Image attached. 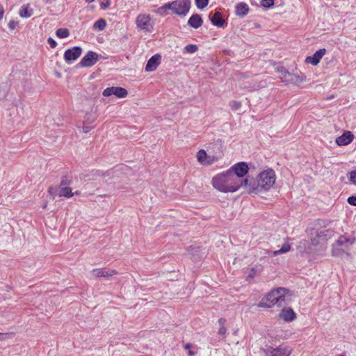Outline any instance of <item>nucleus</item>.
<instances>
[{
	"label": "nucleus",
	"instance_id": "nucleus-2",
	"mask_svg": "<svg viewBox=\"0 0 356 356\" xmlns=\"http://www.w3.org/2000/svg\"><path fill=\"white\" fill-rule=\"evenodd\" d=\"M275 174L273 170H267L259 174L257 179L248 176L247 189L249 193H259L268 191L275 182Z\"/></svg>",
	"mask_w": 356,
	"mask_h": 356
},
{
	"label": "nucleus",
	"instance_id": "nucleus-33",
	"mask_svg": "<svg viewBox=\"0 0 356 356\" xmlns=\"http://www.w3.org/2000/svg\"><path fill=\"white\" fill-rule=\"evenodd\" d=\"M273 5H274L273 0H261V6L264 8H270V7H272Z\"/></svg>",
	"mask_w": 356,
	"mask_h": 356
},
{
	"label": "nucleus",
	"instance_id": "nucleus-5",
	"mask_svg": "<svg viewBox=\"0 0 356 356\" xmlns=\"http://www.w3.org/2000/svg\"><path fill=\"white\" fill-rule=\"evenodd\" d=\"M249 170L248 164L245 162H239L234 165L228 170L238 181H243L241 178L246 175Z\"/></svg>",
	"mask_w": 356,
	"mask_h": 356
},
{
	"label": "nucleus",
	"instance_id": "nucleus-12",
	"mask_svg": "<svg viewBox=\"0 0 356 356\" xmlns=\"http://www.w3.org/2000/svg\"><path fill=\"white\" fill-rule=\"evenodd\" d=\"M354 139V135L349 131H345L341 136L336 138V143L339 146L347 145Z\"/></svg>",
	"mask_w": 356,
	"mask_h": 356
},
{
	"label": "nucleus",
	"instance_id": "nucleus-10",
	"mask_svg": "<svg viewBox=\"0 0 356 356\" xmlns=\"http://www.w3.org/2000/svg\"><path fill=\"white\" fill-rule=\"evenodd\" d=\"M127 90L122 87H110L103 91V95L105 97L114 95L119 98H124L127 97Z\"/></svg>",
	"mask_w": 356,
	"mask_h": 356
},
{
	"label": "nucleus",
	"instance_id": "nucleus-38",
	"mask_svg": "<svg viewBox=\"0 0 356 356\" xmlns=\"http://www.w3.org/2000/svg\"><path fill=\"white\" fill-rule=\"evenodd\" d=\"M17 25L18 22L13 20L10 21L8 23V27L11 30L15 29Z\"/></svg>",
	"mask_w": 356,
	"mask_h": 356
},
{
	"label": "nucleus",
	"instance_id": "nucleus-37",
	"mask_svg": "<svg viewBox=\"0 0 356 356\" xmlns=\"http://www.w3.org/2000/svg\"><path fill=\"white\" fill-rule=\"evenodd\" d=\"M47 42L51 48H55L57 46L56 42L52 38H49Z\"/></svg>",
	"mask_w": 356,
	"mask_h": 356
},
{
	"label": "nucleus",
	"instance_id": "nucleus-26",
	"mask_svg": "<svg viewBox=\"0 0 356 356\" xmlns=\"http://www.w3.org/2000/svg\"><path fill=\"white\" fill-rule=\"evenodd\" d=\"M290 249L291 245L289 243H285L284 244L282 245V248L280 250L273 252V255L276 256L277 254L286 253L289 252Z\"/></svg>",
	"mask_w": 356,
	"mask_h": 356
},
{
	"label": "nucleus",
	"instance_id": "nucleus-18",
	"mask_svg": "<svg viewBox=\"0 0 356 356\" xmlns=\"http://www.w3.org/2000/svg\"><path fill=\"white\" fill-rule=\"evenodd\" d=\"M236 15L241 17H245L249 12V7L247 3L240 2L236 6Z\"/></svg>",
	"mask_w": 356,
	"mask_h": 356
},
{
	"label": "nucleus",
	"instance_id": "nucleus-29",
	"mask_svg": "<svg viewBox=\"0 0 356 356\" xmlns=\"http://www.w3.org/2000/svg\"><path fill=\"white\" fill-rule=\"evenodd\" d=\"M198 49L196 44H188L184 47V51L188 54H194Z\"/></svg>",
	"mask_w": 356,
	"mask_h": 356
},
{
	"label": "nucleus",
	"instance_id": "nucleus-8",
	"mask_svg": "<svg viewBox=\"0 0 356 356\" xmlns=\"http://www.w3.org/2000/svg\"><path fill=\"white\" fill-rule=\"evenodd\" d=\"M81 52L82 49L80 47L68 49L65 51L64 59L67 64H71L81 55Z\"/></svg>",
	"mask_w": 356,
	"mask_h": 356
},
{
	"label": "nucleus",
	"instance_id": "nucleus-15",
	"mask_svg": "<svg viewBox=\"0 0 356 356\" xmlns=\"http://www.w3.org/2000/svg\"><path fill=\"white\" fill-rule=\"evenodd\" d=\"M203 24L201 16L198 14H193L188 20V24L193 29L200 28Z\"/></svg>",
	"mask_w": 356,
	"mask_h": 356
},
{
	"label": "nucleus",
	"instance_id": "nucleus-44",
	"mask_svg": "<svg viewBox=\"0 0 356 356\" xmlns=\"http://www.w3.org/2000/svg\"><path fill=\"white\" fill-rule=\"evenodd\" d=\"M188 354L189 356H195V353L193 350H188Z\"/></svg>",
	"mask_w": 356,
	"mask_h": 356
},
{
	"label": "nucleus",
	"instance_id": "nucleus-36",
	"mask_svg": "<svg viewBox=\"0 0 356 356\" xmlns=\"http://www.w3.org/2000/svg\"><path fill=\"white\" fill-rule=\"evenodd\" d=\"M348 204L350 205L356 206V196H350L347 200Z\"/></svg>",
	"mask_w": 356,
	"mask_h": 356
},
{
	"label": "nucleus",
	"instance_id": "nucleus-20",
	"mask_svg": "<svg viewBox=\"0 0 356 356\" xmlns=\"http://www.w3.org/2000/svg\"><path fill=\"white\" fill-rule=\"evenodd\" d=\"M197 161L204 165H210L211 164V161H207V152L204 149H200L197 154Z\"/></svg>",
	"mask_w": 356,
	"mask_h": 356
},
{
	"label": "nucleus",
	"instance_id": "nucleus-13",
	"mask_svg": "<svg viewBox=\"0 0 356 356\" xmlns=\"http://www.w3.org/2000/svg\"><path fill=\"white\" fill-rule=\"evenodd\" d=\"M326 50L325 49H320L316 51L312 56H307L306 58L305 62L312 65H316L322 58V57L325 54Z\"/></svg>",
	"mask_w": 356,
	"mask_h": 356
},
{
	"label": "nucleus",
	"instance_id": "nucleus-41",
	"mask_svg": "<svg viewBox=\"0 0 356 356\" xmlns=\"http://www.w3.org/2000/svg\"><path fill=\"white\" fill-rule=\"evenodd\" d=\"M4 10L3 8L0 5V19H1L3 17Z\"/></svg>",
	"mask_w": 356,
	"mask_h": 356
},
{
	"label": "nucleus",
	"instance_id": "nucleus-9",
	"mask_svg": "<svg viewBox=\"0 0 356 356\" xmlns=\"http://www.w3.org/2000/svg\"><path fill=\"white\" fill-rule=\"evenodd\" d=\"M98 59L99 55L96 52L90 51L82 58L79 65L85 67H91L98 61Z\"/></svg>",
	"mask_w": 356,
	"mask_h": 356
},
{
	"label": "nucleus",
	"instance_id": "nucleus-23",
	"mask_svg": "<svg viewBox=\"0 0 356 356\" xmlns=\"http://www.w3.org/2000/svg\"><path fill=\"white\" fill-rule=\"evenodd\" d=\"M354 243V241L353 240H351L350 238H348L343 236H341L338 240L337 241V244L339 245V246H346V248H347L348 247L346 246L347 244H350L352 245L353 243Z\"/></svg>",
	"mask_w": 356,
	"mask_h": 356
},
{
	"label": "nucleus",
	"instance_id": "nucleus-11",
	"mask_svg": "<svg viewBox=\"0 0 356 356\" xmlns=\"http://www.w3.org/2000/svg\"><path fill=\"white\" fill-rule=\"evenodd\" d=\"M118 273L115 270H108L106 268H95L92 270V275L95 277H109Z\"/></svg>",
	"mask_w": 356,
	"mask_h": 356
},
{
	"label": "nucleus",
	"instance_id": "nucleus-39",
	"mask_svg": "<svg viewBox=\"0 0 356 356\" xmlns=\"http://www.w3.org/2000/svg\"><path fill=\"white\" fill-rule=\"evenodd\" d=\"M226 331H227L226 327L224 325H222L220 327V328L218 330V334L220 335H225L226 333Z\"/></svg>",
	"mask_w": 356,
	"mask_h": 356
},
{
	"label": "nucleus",
	"instance_id": "nucleus-17",
	"mask_svg": "<svg viewBox=\"0 0 356 356\" xmlns=\"http://www.w3.org/2000/svg\"><path fill=\"white\" fill-rule=\"evenodd\" d=\"M280 317L286 321H291L295 319L296 314L291 308H284L280 314Z\"/></svg>",
	"mask_w": 356,
	"mask_h": 356
},
{
	"label": "nucleus",
	"instance_id": "nucleus-24",
	"mask_svg": "<svg viewBox=\"0 0 356 356\" xmlns=\"http://www.w3.org/2000/svg\"><path fill=\"white\" fill-rule=\"evenodd\" d=\"M56 35L59 38H65L70 35V31L67 29L60 28V29H57V31L56 32Z\"/></svg>",
	"mask_w": 356,
	"mask_h": 356
},
{
	"label": "nucleus",
	"instance_id": "nucleus-19",
	"mask_svg": "<svg viewBox=\"0 0 356 356\" xmlns=\"http://www.w3.org/2000/svg\"><path fill=\"white\" fill-rule=\"evenodd\" d=\"M211 23L218 26L222 27L225 24V21L222 17V14L220 12H216L211 17H210Z\"/></svg>",
	"mask_w": 356,
	"mask_h": 356
},
{
	"label": "nucleus",
	"instance_id": "nucleus-4",
	"mask_svg": "<svg viewBox=\"0 0 356 356\" xmlns=\"http://www.w3.org/2000/svg\"><path fill=\"white\" fill-rule=\"evenodd\" d=\"M170 5L168 6L171 8L173 14L179 16H186L189 12L191 2L190 0H175L170 2Z\"/></svg>",
	"mask_w": 356,
	"mask_h": 356
},
{
	"label": "nucleus",
	"instance_id": "nucleus-16",
	"mask_svg": "<svg viewBox=\"0 0 356 356\" xmlns=\"http://www.w3.org/2000/svg\"><path fill=\"white\" fill-rule=\"evenodd\" d=\"M288 76V79H285L286 83H291L293 84H300L305 80V76L303 75H298L296 74L286 73L285 75Z\"/></svg>",
	"mask_w": 356,
	"mask_h": 356
},
{
	"label": "nucleus",
	"instance_id": "nucleus-30",
	"mask_svg": "<svg viewBox=\"0 0 356 356\" xmlns=\"http://www.w3.org/2000/svg\"><path fill=\"white\" fill-rule=\"evenodd\" d=\"M196 6L199 9H203L207 6L209 0H195Z\"/></svg>",
	"mask_w": 356,
	"mask_h": 356
},
{
	"label": "nucleus",
	"instance_id": "nucleus-25",
	"mask_svg": "<svg viewBox=\"0 0 356 356\" xmlns=\"http://www.w3.org/2000/svg\"><path fill=\"white\" fill-rule=\"evenodd\" d=\"M276 71L278 73H280V78L282 79V81L283 82H285V79H289L288 76H286V74L285 75V72L286 73H289V72L284 67H281V66L277 67H276Z\"/></svg>",
	"mask_w": 356,
	"mask_h": 356
},
{
	"label": "nucleus",
	"instance_id": "nucleus-34",
	"mask_svg": "<svg viewBox=\"0 0 356 356\" xmlns=\"http://www.w3.org/2000/svg\"><path fill=\"white\" fill-rule=\"evenodd\" d=\"M349 180L353 184L356 185V170L349 172Z\"/></svg>",
	"mask_w": 356,
	"mask_h": 356
},
{
	"label": "nucleus",
	"instance_id": "nucleus-40",
	"mask_svg": "<svg viewBox=\"0 0 356 356\" xmlns=\"http://www.w3.org/2000/svg\"><path fill=\"white\" fill-rule=\"evenodd\" d=\"M93 127H90L89 125H87V124H84L83 127V131L84 133H88L89 132Z\"/></svg>",
	"mask_w": 356,
	"mask_h": 356
},
{
	"label": "nucleus",
	"instance_id": "nucleus-43",
	"mask_svg": "<svg viewBox=\"0 0 356 356\" xmlns=\"http://www.w3.org/2000/svg\"><path fill=\"white\" fill-rule=\"evenodd\" d=\"M218 323L220 326L224 325V323H225V319L221 318L218 320Z\"/></svg>",
	"mask_w": 356,
	"mask_h": 356
},
{
	"label": "nucleus",
	"instance_id": "nucleus-45",
	"mask_svg": "<svg viewBox=\"0 0 356 356\" xmlns=\"http://www.w3.org/2000/svg\"><path fill=\"white\" fill-rule=\"evenodd\" d=\"M53 190H54V188L53 187H50L49 189V192L50 193H53Z\"/></svg>",
	"mask_w": 356,
	"mask_h": 356
},
{
	"label": "nucleus",
	"instance_id": "nucleus-35",
	"mask_svg": "<svg viewBox=\"0 0 356 356\" xmlns=\"http://www.w3.org/2000/svg\"><path fill=\"white\" fill-rule=\"evenodd\" d=\"M111 3L109 0H105L104 1H102L100 3V7L103 10H106L110 6Z\"/></svg>",
	"mask_w": 356,
	"mask_h": 356
},
{
	"label": "nucleus",
	"instance_id": "nucleus-46",
	"mask_svg": "<svg viewBox=\"0 0 356 356\" xmlns=\"http://www.w3.org/2000/svg\"><path fill=\"white\" fill-rule=\"evenodd\" d=\"M86 2L87 3H92V1H94L95 0H85Z\"/></svg>",
	"mask_w": 356,
	"mask_h": 356
},
{
	"label": "nucleus",
	"instance_id": "nucleus-32",
	"mask_svg": "<svg viewBox=\"0 0 356 356\" xmlns=\"http://www.w3.org/2000/svg\"><path fill=\"white\" fill-rule=\"evenodd\" d=\"M232 111H237L241 107V103L238 101H231L229 104Z\"/></svg>",
	"mask_w": 356,
	"mask_h": 356
},
{
	"label": "nucleus",
	"instance_id": "nucleus-31",
	"mask_svg": "<svg viewBox=\"0 0 356 356\" xmlns=\"http://www.w3.org/2000/svg\"><path fill=\"white\" fill-rule=\"evenodd\" d=\"M72 182V178L67 176L63 177L60 181V187L67 186Z\"/></svg>",
	"mask_w": 356,
	"mask_h": 356
},
{
	"label": "nucleus",
	"instance_id": "nucleus-21",
	"mask_svg": "<svg viewBox=\"0 0 356 356\" xmlns=\"http://www.w3.org/2000/svg\"><path fill=\"white\" fill-rule=\"evenodd\" d=\"M74 193L72 192V188L68 186H62L58 190V195L60 197L63 196L65 197H72Z\"/></svg>",
	"mask_w": 356,
	"mask_h": 356
},
{
	"label": "nucleus",
	"instance_id": "nucleus-22",
	"mask_svg": "<svg viewBox=\"0 0 356 356\" xmlns=\"http://www.w3.org/2000/svg\"><path fill=\"white\" fill-rule=\"evenodd\" d=\"M19 16L22 17H30L33 14V10L31 9H29V7L28 5H24L21 7L19 10Z\"/></svg>",
	"mask_w": 356,
	"mask_h": 356
},
{
	"label": "nucleus",
	"instance_id": "nucleus-6",
	"mask_svg": "<svg viewBox=\"0 0 356 356\" xmlns=\"http://www.w3.org/2000/svg\"><path fill=\"white\" fill-rule=\"evenodd\" d=\"M292 349L289 346H279L277 348L268 347L264 350V356H289Z\"/></svg>",
	"mask_w": 356,
	"mask_h": 356
},
{
	"label": "nucleus",
	"instance_id": "nucleus-28",
	"mask_svg": "<svg viewBox=\"0 0 356 356\" xmlns=\"http://www.w3.org/2000/svg\"><path fill=\"white\" fill-rule=\"evenodd\" d=\"M106 22L104 19H99L93 24L94 29H97L99 31H102L105 29Z\"/></svg>",
	"mask_w": 356,
	"mask_h": 356
},
{
	"label": "nucleus",
	"instance_id": "nucleus-1",
	"mask_svg": "<svg viewBox=\"0 0 356 356\" xmlns=\"http://www.w3.org/2000/svg\"><path fill=\"white\" fill-rule=\"evenodd\" d=\"M230 172L226 171L212 179V185L218 191L222 193H233L238 191L241 187L247 188L249 179L238 181Z\"/></svg>",
	"mask_w": 356,
	"mask_h": 356
},
{
	"label": "nucleus",
	"instance_id": "nucleus-27",
	"mask_svg": "<svg viewBox=\"0 0 356 356\" xmlns=\"http://www.w3.org/2000/svg\"><path fill=\"white\" fill-rule=\"evenodd\" d=\"M169 5H170V2L165 3L163 6L159 7L157 9L156 13L162 16L166 15L168 14V10H171V8L168 7V6H169Z\"/></svg>",
	"mask_w": 356,
	"mask_h": 356
},
{
	"label": "nucleus",
	"instance_id": "nucleus-14",
	"mask_svg": "<svg viewBox=\"0 0 356 356\" xmlns=\"http://www.w3.org/2000/svg\"><path fill=\"white\" fill-rule=\"evenodd\" d=\"M161 56L155 54L152 56L147 61L145 66V71L153 72L156 70L159 65L161 63Z\"/></svg>",
	"mask_w": 356,
	"mask_h": 356
},
{
	"label": "nucleus",
	"instance_id": "nucleus-3",
	"mask_svg": "<svg viewBox=\"0 0 356 356\" xmlns=\"http://www.w3.org/2000/svg\"><path fill=\"white\" fill-rule=\"evenodd\" d=\"M288 293L289 290L282 287L272 290L259 302L258 306L268 308L277 304L278 307H283L291 300V296Z\"/></svg>",
	"mask_w": 356,
	"mask_h": 356
},
{
	"label": "nucleus",
	"instance_id": "nucleus-7",
	"mask_svg": "<svg viewBox=\"0 0 356 356\" xmlns=\"http://www.w3.org/2000/svg\"><path fill=\"white\" fill-rule=\"evenodd\" d=\"M150 21L149 15L140 14L138 15L136 19L137 28L146 32H151L152 26Z\"/></svg>",
	"mask_w": 356,
	"mask_h": 356
},
{
	"label": "nucleus",
	"instance_id": "nucleus-42",
	"mask_svg": "<svg viewBox=\"0 0 356 356\" xmlns=\"http://www.w3.org/2000/svg\"><path fill=\"white\" fill-rule=\"evenodd\" d=\"M192 345L191 343H187L186 344L184 345V347L185 349H187V350H190V348H191Z\"/></svg>",
	"mask_w": 356,
	"mask_h": 356
}]
</instances>
